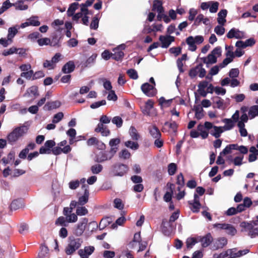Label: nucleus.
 <instances>
[{
  "mask_svg": "<svg viewBox=\"0 0 258 258\" xmlns=\"http://www.w3.org/2000/svg\"><path fill=\"white\" fill-rule=\"evenodd\" d=\"M83 243V239L80 238H75L70 236L68 239V244L66 247L64 251L67 255L73 254L76 250L78 249Z\"/></svg>",
  "mask_w": 258,
  "mask_h": 258,
  "instance_id": "nucleus-1",
  "label": "nucleus"
},
{
  "mask_svg": "<svg viewBox=\"0 0 258 258\" xmlns=\"http://www.w3.org/2000/svg\"><path fill=\"white\" fill-rule=\"evenodd\" d=\"M234 47L232 45H225L226 58L221 62V67H226L229 63L233 61L234 58L233 52Z\"/></svg>",
  "mask_w": 258,
  "mask_h": 258,
  "instance_id": "nucleus-2",
  "label": "nucleus"
},
{
  "mask_svg": "<svg viewBox=\"0 0 258 258\" xmlns=\"http://www.w3.org/2000/svg\"><path fill=\"white\" fill-rule=\"evenodd\" d=\"M258 224H254L253 221L251 223L243 222L241 223V226L245 228L248 231V235L251 238L258 236Z\"/></svg>",
  "mask_w": 258,
  "mask_h": 258,
  "instance_id": "nucleus-3",
  "label": "nucleus"
},
{
  "mask_svg": "<svg viewBox=\"0 0 258 258\" xmlns=\"http://www.w3.org/2000/svg\"><path fill=\"white\" fill-rule=\"evenodd\" d=\"M211 127L212 123L209 121H206L204 124H199L198 125L197 130L202 139H205L208 138L209 131L211 129Z\"/></svg>",
  "mask_w": 258,
  "mask_h": 258,
  "instance_id": "nucleus-4",
  "label": "nucleus"
},
{
  "mask_svg": "<svg viewBox=\"0 0 258 258\" xmlns=\"http://www.w3.org/2000/svg\"><path fill=\"white\" fill-rule=\"evenodd\" d=\"M126 48L125 44H121L114 48L112 49V58L116 60H121L124 55L123 50H124Z\"/></svg>",
  "mask_w": 258,
  "mask_h": 258,
  "instance_id": "nucleus-5",
  "label": "nucleus"
},
{
  "mask_svg": "<svg viewBox=\"0 0 258 258\" xmlns=\"http://www.w3.org/2000/svg\"><path fill=\"white\" fill-rule=\"evenodd\" d=\"M141 90L148 97H153L156 94V89L154 85L145 83L141 86Z\"/></svg>",
  "mask_w": 258,
  "mask_h": 258,
  "instance_id": "nucleus-6",
  "label": "nucleus"
},
{
  "mask_svg": "<svg viewBox=\"0 0 258 258\" xmlns=\"http://www.w3.org/2000/svg\"><path fill=\"white\" fill-rule=\"evenodd\" d=\"M128 169L127 165L118 164L113 166V172L115 176H122L127 172Z\"/></svg>",
  "mask_w": 258,
  "mask_h": 258,
  "instance_id": "nucleus-7",
  "label": "nucleus"
},
{
  "mask_svg": "<svg viewBox=\"0 0 258 258\" xmlns=\"http://www.w3.org/2000/svg\"><path fill=\"white\" fill-rule=\"evenodd\" d=\"M88 222V219L84 218L78 224L74 231V234L77 236H80L84 233L86 226Z\"/></svg>",
  "mask_w": 258,
  "mask_h": 258,
  "instance_id": "nucleus-8",
  "label": "nucleus"
},
{
  "mask_svg": "<svg viewBox=\"0 0 258 258\" xmlns=\"http://www.w3.org/2000/svg\"><path fill=\"white\" fill-rule=\"evenodd\" d=\"M120 139L118 138L111 139L109 142L110 150L108 151L113 156L118 150Z\"/></svg>",
  "mask_w": 258,
  "mask_h": 258,
  "instance_id": "nucleus-9",
  "label": "nucleus"
},
{
  "mask_svg": "<svg viewBox=\"0 0 258 258\" xmlns=\"http://www.w3.org/2000/svg\"><path fill=\"white\" fill-rule=\"evenodd\" d=\"M161 42L162 48H166L169 46L171 43L174 41L175 38L170 35H161L159 38Z\"/></svg>",
  "mask_w": 258,
  "mask_h": 258,
  "instance_id": "nucleus-10",
  "label": "nucleus"
},
{
  "mask_svg": "<svg viewBox=\"0 0 258 258\" xmlns=\"http://www.w3.org/2000/svg\"><path fill=\"white\" fill-rule=\"evenodd\" d=\"M113 157V156L109 152L101 151L96 155L95 161L98 163H102L111 160Z\"/></svg>",
  "mask_w": 258,
  "mask_h": 258,
  "instance_id": "nucleus-11",
  "label": "nucleus"
},
{
  "mask_svg": "<svg viewBox=\"0 0 258 258\" xmlns=\"http://www.w3.org/2000/svg\"><path fill=\"white\" fill-rule=\"evenodd\" d=\"M226 36L229 39L235 38L236 39H242L244 37V33L236 28L231 29L227 34Z\"/></svg>",
  "mask_w": 258,
  "mask_h": 258,
  "instance_id": "nucleus-12",
  "label": "nucleus"
},
{
  "mask_svg": "<svg viewBox=\"0 0 258 258\" xmlns=\"http://www.w3.org/2000/svg\"><path fill=\"white\" fill-rule=\"evenodd\" d=\"M174 229V226L170 222H167V221L164 220L162 223V231L163 233L166 236H169L172 232Z\"/></svg>",
  "mask_w": 258,
  "mask_h": 258,
  "instance_id": "nucleus-13",
  "label": "nucleus"
},
{
  "mask_svg": "<svg viewBox=\"0 0 258 258\" xmlns=\"http://www.w3.org/2000/svg\"><path fill=\"white\" fill-rule=\"evenodd\" d=\"M95 248L93 246H85L84 249H80L78 251V254L81 258H88L94 251Z\"/></svg>",
  "mask_w": 258,
  "mask_h": 258,
  "instance_id": "nucleus-14",
  "label": "nucleus"
},
{
  "mask_svg": "<svg viewBox=\"0 0 258 258\" xmlns=\"http://www.w3.org/2000/svg\"><path fill=\"white\" fill-rule=\"evenodd\" d=\"M39 95L38 88L35 86H33L28 88L23 96L28 98L34 99Z\"/></svg>",
  "mask_w": 258,
  "mask_h": 258,
  "instance_id": "nucleus-15",
  "label": "nucleus"
},
{
  "mask_svg": "<svg viewBox=\"0 0 258 258\" xmlns=\"http://www.w3.org/2000/svg\"><path fill=\"white\" fill-rule=\"evenodd\" d=\"M212 240L213 238L210 233H208L204 236H198V241L201 243L203 247H208Z\"/></svg>",
  "mask_w": 258,
  "mask_h": 258,
  "instance_id": "nucleus-16",
  "label": "nucleus"
},
{
  "mask_svg": "<svg viewBox=\"0 0 258 258\" xmlns=\"http://www.w3.org/2000/svg\"><path fill=\"white\" fill-rule=\"evenodd\" d=\"M227 243V240L225 237H221L214 241L212 248L214 250H217L223 248Z\"/></svg>",
  "mask_w": 258,
  "mask_h": 258,
  "instance_id": "nucleus-17",
  "label": "nucleus"
},
{
  "mask_svg": "<svg viewBox=\"0 0 258 258\" xmlns=\"http://www.w3.org/2000/svg\"><path fill=\"white\" fill-rule=\"evenodd\" d=\"M61 34H58L57 32L53 33L51 35V39H50V46H59L60 40L61 39Z\"/></svg>",
  "mask_w": 258,
  "mask_h": 258,
  "instance_id": "nucleus-18",
  "label": "nucleus"
},
{
  "mask_svg": "<svg viewBox=\"0 0 258 258\" xmlns=\"http://www.w3.org/2000/svg\"><path fill=\"white\" fill-rule=\"evenodd\" d=\"M75 65L73 61H69L67 62L62 67L61 71L64 74H69L74 71Z\"/></svg>",
  "mask_w": 258,
  "mask_h": 258,
  "instance_id": "nucleus-19",
  "label": "nucleus"
},
{
  "mask_svg": "<svg viewBox=\"0 0 258 258\" xmlns=\"http://www.w3.org/2000/svg\"><path fill=\"white\" fill-rule=\"evenodd\" d=\"M16 10L25 11L28 9V6L24 4V0H18L14 3H12Z\"/></svg>",
  "mask_w": 258,
  "mask_h": 258,
  "instance_id": "nucleus-20",
  "label": "nucleus"
},
{
  "mask_svg": "<svg viewBox=\"0 0 258 258\" xmlns=\"http://www.w3.org/2000/svg\"><path fill=\"white\" fill-rule=\"evenodd\" d=\"M250 154L248 157V161L252 162L255 161L257 159L258 156V150L254 147L252 146L249 149Z\"/></svg>",
  "mask_w": 258,
  "mask_h": 258,
  "instance_id": "nucleus-21",
  "label": "nucleus"
},
{
  "mask_svg": "<svg viewBox=\"0 0 258 258\" xmlns=\"http://www.w3.org/2000/svg\"><path fill=\"white\" fill-rule=\"evenodd\" d=\"M18 28L19 26L16 25L15 26L11 27L8 29L7 38L10 40L11 42H12L13 38L18 33Z\"/></svg>",
  "mask_w": 258,
  "mask_h": 258,
  "instance_id": "nucleus-22",
  "label": "nucleus"
},
{
  "mask_svg": "<svg viewBox=\"0 0 258 258\" xmlns=\"http://www.w3.org/2000/svg\"><path fill=\"white\" fill-rule=\"evenodd\" d=\"M96 132H100L103 136H108L110 134L109 130L103 124H98L95 130Z\"/></svg>",
  "mask_w": 258,
  "mask_h": 258,
  "instance_id": "nucleus-23",
  "label": "nucleus"
},
{
  "mask_svg": "<svg viewBox=\"0 0 258 258\" xmlns=\"http://www.w3.org/2000/svg\"><path fill=\"white\" fill-rule=\"evenodd\" d=\"M61 105L59 101L47 102L43 107L45 110H49L58 108Z\"/></svg>",
  "mask_w": 258,
  "mask_h": 258,
  "instance_id": "nucleus-24",
  "label": "nucleus"
},
{
  "mask_svg": "<svg viewBox=\"0 0 258 258\" xmlns=\"http://www.w3.org/2000/svg\"><path fill=\"white\" fill-rule=\"evenodd\" d=\"M150 135L154 139L161 138V134L158 128L155 126H150L148 127Z\"/></svg>",
  "mask_w": 258,
  "mask_h": 258,
  "instance_id": "nucleus-25",
  "label": "nucleus"
},
{
  "mask_svg": "<svg viewBox=\"0 0 258 258\" xmlns=\"http://www.w3.org/2000/svg\"><path fill=\"white\" fill-rule=\"evenodd\" d=\"M227 11L226 10H222L218 14V23L221 25H224L226 22L225 18L226 17Z\"/></svg>",
  "mask_w": 258,
  "mask_h": 258,
  "instance_id": "nucleus-26",
  "label": "nucleus"
},
{
  "mask_svg": "<svg viewBox=\"0 0 258 258\" xmlns=\"http://www.w3.org/2000/svg\"><path fill=\"white\" fill-rule=\"evenodd\" d=\"M202 59L203 62L207 65L209 64L215 63L217 61V57L216 56H214L211 53L209 54L207 57H203Z\"/></svg>",
  "mask_w": 258,
  "mask_h": 258,
  "instance_id": "nucleus-27",
  "label": "nucleus"
},
{
  "mask_svg": "<svg viewBox=\"0 0 258 258\" xmlns=\"http://www.w3.org/2000/svg\"><path fill=\"white\" fill-rule=\"evenodd\" d=\"M89 195V192L88 189L85 188L84 190V195L79 198L78 205L80 206H83L86 204L88 201Z\"/></svg>",
  "mask_w": 258,
  "mask_h": 258,
  "instance_id": "nucleus-28",
  "label": "nucleus"
},
{
  "mask_svg": "<svg viewBox=\"0 0 258 258\" xmlns=\"http://www.w3.org/2000/svg\"><path fill=\"white\" fill-rule=\"evenodd\" d=\"M193 36H190L186 39V43L188 45V50L195 51L197 49L196 43Z\"/></svg>",
  "mask_w": 258,
  "mask_h": 258,
  "instance_id": "nucleus-29",
  "label": "nucleus"
},
{
  "mask_svg": "<svg viewBox=\"0 0 258 258\" xmlns=\"http://www.w3.org/2000/svg\"><path fill=\"white\" fill-rule=\"evenodd\" d=\"M213 101L214 108H217L222 109L224 108V101L220 97H216L213 98Z\"/></svg>",
  "mask_w": 258,
  "mask_h": 258,
  "instance_id": "nucleus-30",
  "label": "nucleus"
},
{
  "mask_svg": "<svg viewBox=\"0 0 258 258\" xmlns=\"http://www.w3.org/2000/svg\"><path fill=\"white\" fill-rule=\"evenodd\" d=\"M223 122L225 123V125L222 126L224 131H229L234 126V122L231 119L225 118L223 120Z\"/></svg>",
  "mask_w": 258,
  "mask_h": 258,
  "instance_id": "nucleus-31",
  "label": "nucleus"
},
{
  "mask_svg": "<svg viewBox=\"0 0 258 258\" xmlns=\"http://www.w3.org/2000/svg\"><path fill=\"white\" fill-rule=\"evenodd\" d=\"M20 136L18 135V133L17 132V131L15 128L12 132L10 133L8 137V140L9 142L10 143H13L17 141L19 138Z\"/></svg>",
  "mask_w": 258,
  "mask_h": 258,
  "instance_id": "nucleus-32",
  "label": "nucleus"
},
{
  "mask_svg": "<svg viewBox=\"0 0 258 258\" xmlns=\"http://www.w3.org/2000/svg\"><path fill=\"white\" fill-rule=\"evenodd\" d=\"M211 129H214V132L211 133V135L215 137L216 138H218L220 137L221 134L224 132V130L222 129V126H217L213 125L212 123Z\"/></svg>",
  "mask_w": 258,
  "mask_h": 258,
  "instance_id": "nucleus-33",
  "label": "nucleus"
},
{
  "mask_svg": "<svg viewBox=\"0 0 258 258\" xmlns=\"http://www.w3.org/2000/svg\"><path fill=\"white\" fill-rule=\"evenodd\" d=\"M152 11H156L157 12L160 13L164 11L163 7H162V3L159 0H155L154 1Z\"/></svg>",
  "mask_w": 258,
  "mask_h": 258,
  "instance_id": "nucleus-34",
  "label": "nucleus"
},
{
  "mask_svg": "<svg viewBox=\"0 0 258 258\" xmlns=\"http://www.w3.org/2000/svg\"><path fill=\"white\" fill-rule=\"evenodd\" d=\"M99 14L96 15L92 19L90 27L91 29L96 30L98 28L100 19Z\"/></svg>",
  "mask_w": 258,
  "mask_h": 258,
  "instance_id": "nucleus-35",
  "label": "nucleus"
},
{
  "mask_svg": "<svg viewBox=\"0 0 258 258\" xmlns=\"http://www.w3.org/2000/svg\"><path fill=\"white\" fill-rule=\"evenodd\" d=\"M27 21L29 22L30 26H39L40 22L39 21V17L37 16H32L27 19Z\"/></svg>",
  "mask_w": 258,
  "mask_h": 258,
  "instance_id": "nucleus-36",
  "label": "nucleus"
},
{
  "mask_svg": "<svg viewBox=\"0 0 258 258\" xmlns=\"http://www.w3.org/2000/svg\"><path fill=\"white\" fill-rule=\"evenodd\" d=\"M248 115L251 119L258 116V105H253L250 107Z\"/></svg>",
  "mask_w": 258,
  "mask_h": 258,
  "instance_id": "nucleus-37",
  "label": "nucleus"
},
{
  "mask_svg": "<svg viewBox=\"0 0 258 258\" xmlns=\"http://www.w3.org/2000/svg\"><path fill=\"white\" fill-rule=\"evenodd\" d=\"M194 109L195 110V117L198 119H201L204 116L202 107L200 105L195 106Z\"/></svg>",
  "mask_w": 258,
  "mask_h": 258,
  "instance_id": "nucleus-38",
  "label": "nucleus"
},
{
  "mask_svg": "<svg viewBox=\"0 0 258 258\" xmlns=\"http://www.w3.org/2000/svg\"><path fill=\"white\" fill-rule=\"evenodd\" d=\"M224 230L228 234L232 236L235 235L237 232L235 227L232 225L228 223L226 224Z\"/></svg>",
  "mask_w": 258,
  "mask_h": 258,
  "instance_id": "nucleus-39",
  "label": "nucleus"
},
{
  "mask_svg": "<svg viewBox=\"0 0 258 258\" xmlns=\"http://www.w3.org/2000/svg\"><path fill=\"white\" fill-rule=\"evenodd\" d=\"M15 159V153L14 152H11L8 155L7 158L4 157L2 158V161L4 165L10 163L11 161H13Z\"/></svg>",
  "mask_w": 258,
  "mask_h": 258,
  "instance_id": "nucleus-40",
  "label": "nucleus"
},
{
  "mask_svg": "<svg viewBox=\"0 0 258 258\" xmlns=\"http://www.w3.org/2000/svg\"><path fill=\"white\" fill-rule=\"evenodd\" d=\"M129 134L133 140L138 141L140 138V135L137 130L134 126H131L129 130Z\"/></svg>",
  "mask_w": 258,
  "mask_h": 258,
  "instance_id": "nucleus-41",
  "label": "nucleus"
},
{
  "mask_svg": "<svg viewBox=\"0 0 258 258\" xmlns=\"http://www.w3.org/2000/svg\"><path fill=\"white\" fill-rule=\"evenodd\" d=\"M23 206V201L22 200H15L13 201L11 205V209L16 210Z\"/></svg>",
  "mask_w": 258,
  "mask_h": 258,
  "instance_id": "nucleus-42",
  "label": "nucleus"
},
{
  "mask_svg": "<svg viewBox=\"0 0 258 258\" xmlns=\"http://www.w3.org/2000/svg\"><path fill=\"white\" fill-rule=\"evenodd\" d=\"M198 236L188 238L186 239V244L187 248H192L197 243H198Z\"/></svg>",
  "mask_w": 258,
  "mask_h": 258,
  "instance_id": "nucleus-43",
  "label": "nucleus"
},
{
  "mask_svg": "<svg viewBox=\"0 0 258 258\" xmlns=\"http://www.w3.org/2000/svg\"><path fill=\"white\" fill-rule=\"evenodd\" d=\"M78 3H74L72 4L67 11L68 16L70 17L73 16L75 11L78 9Z\"/></svg>",
  "mask_w": 258,
  "mask_h": 258,
  "instance_id": "nucleus-44",
  "label": "nucleus"
},
{
  "mask_svg": "<svg viewBox=\"0 0 258 258\" xmlns=\"http://www.w3.org/2000/svg\"><path fill=\"white\" fill-rule=\"evenodd\" d=\"M124 145L127 148H130L133 150H136L139 147V145L138 144V143L132 141H127L125 142L124 143Z\"/></svg>",
  "mask_w": 258,
  "mask_h": 258,
  "instance_id": "nucleus-45",
  "label": "nucleus"
},
{
  "mask_svg": "<svg viewBox=\"0 0 258 258\" xmlns=\"http://www.w3.org/2000/svg\"><path fill=\"white\" fill-rule=\"evenodd\" d=\"M88 210L85 207L81 206H78L76 209V214L78 216H82L86 215L88 214Z\"/></svg>",
  "mask_w": 258,
  "mask_h": 258,
  "instance_id": "nucleus-46",
  "label": "nucleus"
},
{
  "mask_svg": "<svg viewBox=\"0 0 258 258\" xmlns=\"http://www.w3.org/2000/svg\"><path fill=\"white\" fill-rule=\"evenodd\" d=\"M96 57V54H93L90 57H89L87 59L85 63H84L85 66L86 67H89L93 65L95 61Z\"/></svg>",
  "mask_w": 258,
  "mask_h": 258,
  "instance_id": "nucleus-47",
  "label": "nucleus"
},
{
  "mask_svg": "<svg viewBox=\"0 0 258 258\" xmlns=\"http://www.w3.org/2000/svg\"><path fill=\"white\" fill-rule=\"evenodd\" d=\"M232 253L231 254V258H235L240 257L243 255H244L247 253L249 252V250L247 249H244L242 250H239L237 252H235L234 251L236 250L235 249H233Z\"/></svg>",
  "mask_w": 258,
  "mask_h": 258,
  "instance_id": "nucleus-48",
  "label": "nucleus"
},
{
  "mask_svg": "<svg viewBox=\"0 0 258 258\" xmlns=\"http://www.w3.org/2000/svg\"><path fill=\"white\" fill-rule=\"evenodd\" d=\"M131 153L126 149L122 150L118 154L119 157L123 159H128L131 157Z\"/></svg>",
  "mask_w": 258,
  "mask_h": 258,
  "instance_id": "nucleus-49",
  "label": "nucleus"
},
{
  "mask_svg": "<svg viewBox=\"0 0 258 258\" xmlns=\"http://www.w3.org/2000/svg\"><path fill=\"white\" fill-rule=\"evenodd\" d=\"M11 7H12V5L9 0H7L4 2L2 6L0 8V15Z\"/></svg>",
  "mask_w": 258,
  "mask_h": 258,
  "instance_id": "nucleus-50",
  "label": "nucleus"
},
{
  "mask_svg": "<svg viewBox=\"0 0 258 258\" xmlns=\"http://www.w3.org/2000/svg\"><path fill=\"white\" fill-rule=\"evenodd\" d=\"M103 166L101 164H95L91 166V171L93 174H99L101 172Z\"/></svg>",
  "mask_w": 258,
  "mask_h": 258,
  "instance_id": "nucleus-51",
  "label": "nucleus"
},
{
  "mask_svg": "<svg viewBox=\"0 0 258 258\" xmlns=\"http://www.w3.org/2000/svg\"><path fill=\"white\" fill-rule=\"evenodd\" d=\"M172 187H174V185L173 184H170V189L171 192L167 191L164 196L163 199L166 202H169L171 201L172 198V194L173 192Z\"/></svg>",
  "mask_w": 258,
  "mask_h": 258,
  "instance_id": "nucleus-52",
  "label": "nucleus"
},
{
  "mask_svg": "<svg viewBox=\"0 0 258 258\" xmlns=\"http://www.w3.org/2000/svg\"><path fill=\"white\" fill-rule=\"evenodd\" d=\"M221 63H219L218 65H216L212 67L210 72L209 74L211 76H214L217 75L219 72L220 69H223L224 67H221Z\"/></svg>",
  "mask_w": 258,
  "mask_h": 258,
  "instance_id": "nucleus-53",
  "label": "nucleus"
},
{
  "mask_svg": "<svg viewBox=\"0 0 258 258\" xmlns=\"http://www.w3.org/2000/svg\"><path fill=\"white\" fill-rule=\"evenodd\" d=\"M164 125L168 127L173 133H176L177 127V124L175 121L168 122L166 121L164 123Z\"/></svg>",
  "mask_w": 258,
  "mask_h": 258,
  "instance_id": "nucleus-54",
  "label": "nucleus"
},
{
  "mask_svg": "<svg viewBox=\"0 0 258 258\" xmlns=\"http://www.w3.org/2000/svg\"><path fill=\"white\" fill-rule=\"evenodd\" d=\"M141 242V234L140 232H138L135 234L134 237L133 241L131 242L129 244V246L131 248L134 247V242L140 243Z\"/></svg>",
  "mask_w": 258,
  "mask_h": 258,
  "instance_id": "nucleus-55",
  "label": "nucleus"
},
{
  "mask_svg": "<svg viewBox=\"0 0 258 258\" xmlns=\"http://www.w3.org/2000/svg\"><path fill=\"white\" fill-rule=\"evenodd\" d=\"M177 170V166L174 163H170L168 166V172L170 175H173Z\"/></svg>",
  "mask_w": 258,
  "mask_h": 258,
  "instance_id": "nucleus-56",
  "label": "nucleus"
},
{
  "mask_svg": "<svg viewBox=\"0 0 258 258\" xmlns=\"http://www.w3.org/2000/svg\"><path fill=\"white\" fill-rule=\"evenodd\" d=\"M219 3L217 2L210 1V6L209 7L210 12L212 13L217 12L218 9Z\"/></svg>",
  "mask_w": 258,
  "mask_h": 258,
  "instance_id": "nucleus-57",
  "label": "nucleus"
},
{
  "mask_svg": "<svg viewBox=\"0 0 258 258\" xmlns=\"http://www.w3.org/2000/svg\"><path fill=\"white\" fill-rule=\"evenodd\" d=\"M37 43L40 46L43 45H50V39L48 38H40L37 40Z\"/></svg>",
  "mask_w": 258,
  "mask_h": 258,
  "instance_id": "nucleus-58",
  "label": "nucleus"
},
{
  "mask_svg": "<svg viewBox=\"0 0 258 258\" xmlns=\"http://www.w3.org/2000/svg\"><path fill=\"white\" fill-rule=\"evenodd\" d=\"M15 129L17 131V132L18 133V135L20 136V137H21L24 135L26 134V133L28 131V128L26 126L23 125L20 127H17Z\"/></svg>",
  "mask_w": 258,
  "mask_h": 258,
  "instance_id": "nucleus-59",
  "label": "nucleus"
},
{
  "mask_svg": "<svg viewBox=\"0 0 258 258\" xmlns=\"http://www.w3.org/2000/svg\"><path fill=\"white\" fill-rule=\"evenodd\" d=\"M67 222L66 217H64L62 216L59 217L55 221L56 225H59L62 226H66L67 225Z\"/></svg>",
  "mask_w": 258,
  "mask_h": 258,
  "instance_id": "nucleus-60",
  "label": "nucleus"
},
{
  "mask_svg": "<svg viewBox=\"0 0 258 258\" xmlns=\"http://www.w3.org/2000/svg\"><path fill=\"white\" fill-rule=\"evenodd\" d=\"M239 74V70L237 68L232 69L230 70L228 75L231 78H236Z\"/></svg>",
  "mask_w": 258,
  "mask_h": 258,
  "instance_id": "nucleus-61",
  "label": "nucleus"
},
{
  "mask_svg": "<svg viewBox=\"0 0 258 258\" xmlns=\"http://www.w3.org/2000/svg\"><path fill=\"white\" fill-rule=\"evenodd\" d=\"M112 122L115 124L117 127H120L123 123L122 119L119 116H115L112 119Z\"/></svg>",
  "mask_w": 258,
  "mask_h": 258,
  "instance_id": "nucleus-62",
  "label": "nucleus"
},
{
  "mask_svg": "<svg viewBox=\"0 0 258 258\" xmlns=\"http://www.w3.org/2000/svg\"><path fill=\"white\" fill-rule=\"evenodd\" d=\"M198 70V75L199 77L204 78L206 74V71L204 68H203L202 64H199L197 66V70Z\"/></svg>",
  "mask_w": 258,
  "mask_h": 258,
  "instance_id": "nucleus-63",
  "label": "nucleus"
},
{
  "mask_svg": "<svg viewBox=\"0 0 258 258\" xmlns=\"http://www.w3.org/2000/svg\"><path fill=\"white\" fill-rule=\"evenodd\" d=\"M63 114L61 112H59L55 114L53 118L52 122L53 123H57L59 122L63 118Z\"/></svg>",
  "mask_w": 258,
  "mask_h": 258,
  "instance_id": "nucleus-64",
  "label": "nucleus"
}]
</instances>
